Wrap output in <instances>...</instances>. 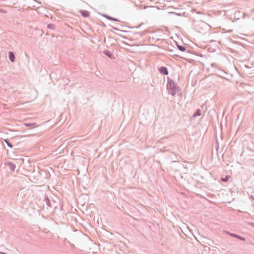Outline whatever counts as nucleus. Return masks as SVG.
<instances>
[{
    "instance_id": "f8f14e48",
    "label": "nucleus",
    "mask_w": 254,
    "mask_h": 254,
    "mask_svg": "<svg viewBox=\"0 0 254 254\" xmlns=\"http://www.w3.org/2000/svg\"><path fill=\"white\" fill-rule=\"evenodd\" d=\"M103 53L108 57H109L110 58H112L113 54L110 51L106 50H105Z\"/></svg>"
},
{
    "instance_id": "9b49d317",
    "label": "nucleus",
    "mask_w": 254,
    "mask_h": 254,
    "mask_svg": "<svg viewBox=\"0 0 254 254\" xmlns=\"http://www.w3.org/2000/svg\"><path fill=\"white\" fill-rule=\"evenodd\" d=\"M177 46L178 49L182 52H185L187 50V48L185 46L180 45H178V44H177Z\"/></svg>"
},
{
    "instance_id": "6ab92c4d",
    "label": "nucleus",
    "mask_w": 254,
    "mask_h": 254,
    "mask_svg": "<svg viewBox=\"0 0 254 254\" xmlns=\"http://www.w3.org/2000/svg\"><path fill=\"white\" fill-rule=\"evenodd\" d=\"M0 12L2 13H6V11L4 9L0 8Z\"/></svg>"
},
{
    "instance_id": "6e6552de",
    "label": "nucleus",
    "mask_w": 254,
    "mask_h": 254,
    "mask_svg": "<svg viewBox=\"0 0 254 254\" xmlns=\"http://www.w3.org/2000/svg\"><path fill=\"white\" fill-rule=\"evenodd\" d=\"M81 15L84 17H87L89 16L90 12L85 10H80L79 11Z\"/></svg>"
},
{
    "instance_id": "39448f33",
    "label": "nucleus",
    "mask_w": 254,
    "mask_h": 254,
    "mask_svg": "<svg viewBox=\"0 0 254 254\" xmlns=\"http://www.w3.org/2000/svg\"><path fill=\"white\" fill-rule=\"evenodd\" d=\"M158 70L159 72L164 75H167L169 74L168 69L165 66H161L159 68Z\"/></svg>"
},
{
    "instance_id": "a878e982",
    "label": "nucleus",
    "mask_w": 254,
    "mask_h": 254,
    "mask_svg": "<svg viewBox=\"0 0 254 254\" xmlns=\"http://www.w3.org/2000/svg\"><path fill=\"white\" fill-rule=\"evenodd\" d=\"M253 227H254V223H252V225H251Z\"/></svg>"
},
{
    "instance_id": "4be33fe9",
    "label": "nucleus",
    "mask_w": 254,
    "mask_h": 254,
    "mask_svg": "<svg viewBox=\"0 0 254 254\" xmlns=\"http://www.w3.org/2000/svg\"><path fill=\"white\" fill-rule=\"evenodd\" d=\"M227 32L228 33H231L233 32V30L232 29L228 30Z\"/></svg>"
},
{
    "instance_id": "b1692460",
    "label": "nucleus",
    "mask_w": 254,
    "mask_h": 254,
    "mask_svg": "<svg viewBox=\"0 0 254 254\" xmlns=\"http://www.w3.org/2000/svg\"><path fill=\"white\" fill-rule=\"evenodd\" d=\"M141 25H142V24H140V25H139V26H136V28H139V27H140L141 26Z\"/></svg>"
},
{
    "instance_id": "1a4fd4ad",
    "label": "nucleus",
    "mask_w": 254,
    "mask_h": 254,
    "mask_svg": "<svg viewBox=\"0 0 254 254\" xmlns=\"http://www.w3.org/2000/svg\"><path fill=\"white\" fill-rule=\"evenodd\" d=\"M223 233L224 234H228L231 237H235L236 238H244L243 237H241V236H240L239 235H238L234 234V233H230V232H229L228 231H224Z\"/></svg>"
},
{
    "instance_id": "412c9836",
    "label": "nucleus",
    "mask_w": 254,
    "mask_h": 254,
    "mask_svg": "<svg viewBox=\"0 0 254 254\" xmlns=\"http://www.w3.org/2000/svg\"><path fill=\"white\" fill-rule=\"evenodd\" d=\"M243 17H244V18H245V17H248L249 16V15L248 14H247L246 13H244Z\"/></svg>"
},
{
    "instance_id": "a211bd4d",
    "label": "nucleus",
    "mask_w": 254,
    "mask_h": 254,
    "mask_svg": "<svg viewBox=\"0 0 254 254\" xmlns=\"http://www.w3.org/2000/svg\"><path fill=\"white\" fill-rule=\"evenodd\" d=\"M112 28L115 30H118V31H121V32H126L125 31H124V30H121L120 29H119L118 28L115 27H114V26H112Z\"/></svg>"
},
{
    "instance_id": "bb28decb",
    "label": "nucleus",
    "mask_w": 254,
    "mask_h": 254,
    "mask_svg": "<svg viewBox=\"0 0 254 254\" xmlns=\"http://www.w3.org/2000/svg\"><path fill=\"white\" fill-rule=\"evenodd\" d=\"M174 56H177V57H179L177 55H174Z\"/></svg>"
},
{
    "instance_id": "423d86ee",
    "label": "nucleus",
    "mask_w": 254,
    "mask_h": 254,
    "mask_svg": "<svg viewBox=\"0 0 254 254\" xmlns=\"http://www.w3.org/2000/svg\"><path fill=\"white\" fill-rule=\"evenodd\" d=\"M5 165L6 166L10 168L11 171L14 172L15 171L16 168V165L13 163L10 162H6L5 163Z\"/></svg>"
},
{
    "instance_id": "2eb2a0df",
    "label": "nucleus",
    "mask_w": 254,
    "mask_h": 254,
    "mask_svg": "<svg viewBox=\"0 0 254 254\" xmlns=\"http://www.w3.org/2000/svg\"><path fill=\"white\" fill-rule=\"evenodd\" d=\"M55 25L54 24H49L48 25H47V28H49V29H55Z\"/></svg>"
},
{
    "instance_id": "f03ea898",
    "label": "nucleus",
    "mask_w": 254,
    "mask_h": 254,
    "mask_svg": "<svg viewBox=\"0 0 254 254\" xmlns=\"http://www.w3.org/2000/svg\"><path fill=\"white\" fill-rule=\"evenodd\" d=\"M161 151L162 152H169L171 153L173 155V156L172 155H170L169 156V157L170 158V159L173 162H178V161H179V160L180 159H181V156L179 154H178L174 152L171 151L170 150V149H167V147H164V148L163 149H161Z\"/></svg>"
},
{
    "instance_id": "aec40b11",
    "label": "nucleus",
    "mask_w": 254,
    "mask_h": 254,
    "mask_svg": "<svg viewBox=\"0 0 254 254\" xmlns=\"http://www.w3.org/2000/svg\"><path fill=\"white\" fill-rule=\"evenodd\" d=\"M112 21H117V22H120V21L118 19L114 18V17H112Z\"/></svg>"
},
{
    "instance_id": "f3484780",
    "label": "nucleus",
    "mask_w": 254,
    "mask_h": 254,
    "mask_svg": "<svg viewBox=\"0 0 254 254\" xmlns=\"http://www.w3.org/2000/svg\"><path fill=\"white\" fill-rule=\"evenodd\" d=\"M103 16L105 17H106L107 19H108V20H112V16L109 15H107L106 14H104L103 15Z\"/></svg>"
},
{
    "instance_id": "20e7f679",
    "label": "nucleus",
    "mask_w": 254,
    "mask_h": 254,
    "mask_svg": "<svg viewBox=\"0 0 254 254\" xmlns=\"http://www.w3.org/2000/svg\"><path fill=\"white\" fill-rule=\"evenodd\" d=\"M45 201L48 207H56V206L54 205V204L56 203V202L55 201H54L53 200H51L48 197H45Z\"/></svg>"
},
{
    "instance_id": "5701e85b",
    "label": "nucleus",
    "mask_w": 254,
    "mask_h": 254,
    "mask_svg": "<svg viewBox=\"0 0 254 254\" xmlns=\"http://www.w3.org/2000/svg\"><path fill=\"white\" fill-rule=\"evenodd\" d=\"M0 254H6V253H5L0 252Z\"/></svg>"
},
{
    "instance_id": "7ed1b4c3",
    "label": "nucleus",
    "mask_w": 254,
    "mask_h": 254,
    "mask_svg": "<svg viewBox=\"0 0 254 254\" xmlns=\"http://www.w3.org/2000/svg\"><path fill=\"white\" fill-rule=\"evenodd\" d=\"M146 33V31H141V32H136L133 33H131L130 38L134 39H137L139 37H142Z\"/></svg>"
},
{
    "instance_id": "0eeeda50",
    "label": "nucleus",
    "mask_w": 254,
    "mask_h": 254,
    "mask_svg": "<svg viewBox=\"0 0 254 254\" xmlns=\"http://www.w3.org/2000/svg\"><path fill=\"white\" fill-rule=\"evenodd\" d=\"M8 57H9V59L10 61V62H11L12 63L14 62L15 57V55H14V54L13 53V52H8Z\"/></svg>"
},
{
    "instance_id": "f257e3e1",
    "label": "nucleus",
    "mask_w": 254,
    "mask_h": 254,
    "mask_svg": "<svg viewBox=\"0 0 254 254\" xmlns=\"http://www.w3.org/2000/svg\"><path fill=\"white\" fill-rule=\"evenodd\" d=\"M178 87H176L174 81L168 78V82L167 84V89L169 93L172 95L175 96L177 92Z\"/></svg>"
},
{
    "instance_id": "393cba45",
    "label": "nucleus",
    "mask_w": 254,
    "mask_h": 254,
    "mask_svg": "<svg viewBox=\"0 0 254 254\" xmlns=\"http://www.w3.org/2000/svg\"><path fill=\"white\" fill-rule=\"evenodd\" d=\"M251 197L254 200V196H253V195H251Z\"/></svg>"
},
{
    "instance_id": "c85d7f7f",
    "label": "nucleus",
    "mask_w": 254,
    "mask_h": 254,
    "mask_svg": "<svg viewBox=\"0 0 254 254\" xmlns=\"http://www.w3.org/2000/svg\"><path fill=\"white\" fill-rule=\"evenodd\" d=\"M242 240L245 241L246 239H242Z\"/></svg>"
},
{
    "instance_id": "ddd939ff",
    "label": "nucleus",
    "mask_w": 254,
    "mask_h": 254,
    "mask_svg": "<svg viewBox=\"0 0 254 254\" xmlns=\"http://www.w3.org/2000/svg\"><path fill=\"white\" fill-rule=\"evenodd\" d=\"M231 178L230 176L227 175L225 177H222L221 178V181L223 182H227L230 178Z\"/></svg>"
},
{
    "instance_id": "dca6fc26",
    "label": "nucleus",
    "mask_w": 254,
    "mask_h": 254,
    "mask_svg": "<svg viewBox=\"0 0 254 254\" xmlns=\"http://www.w3.org/2000/svg\"><path fill=\"white\" fill-rule=\"evenodd\" d=\"M24 125L26 127H31L35 126L36 124L34 123H25Z\"/></svg>"
},
{
    "instance_id": "9d476101",
    "label": "nucleus",
    "mask_w": 254,
    "mask_h": 254,
    "mask_svg": "<svg viewBox=\"0 0 254 254\" xmlns=\"http://www.w3.org/2000/svg\"><path fill=\"white\" fill-rule=\"evenodd\" d=\"M201 111L200 109H197L193 115L192 116V118H195L197 117L200 116L201 115Z\"/></svg>"
},
{
    "instance_id": "4468645a",
    "label": "nucleus",
    "mask_w": 254,
    "mask_h": 254,
    "mask_svg": "<svg viewBox=\"0 0 254 254\" xmlns=\"http://www.w3.org/2000/svg\"><path fill=\"white\" fill-rule=\"evenodd\" d=\"M3 140L6 143L8 147H9L10 148L13 147V145L9 141L8 139H4Z\"/></svg>"
},
{
    "instance_id": "cd10ccee",
    "label": "nucleus",
    "mask_w": 254,
    "mask_h": 254,
    "mask_svg": "<svg viewBox=\"0 0 254 254\" xmlns=\"http://www.w3.org/2000/svg\"><path fill=\"white\" fill-rule=\"evenodd\" d=\"M118 34V35H120V36H121V35L120 34ZM122 37H123V36H122Z\"/></svg>"
}]
</instances>
